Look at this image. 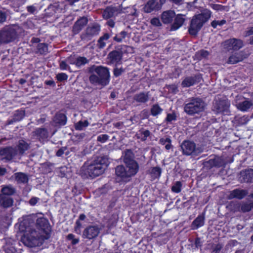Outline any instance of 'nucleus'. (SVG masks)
Instances as JSON below:
<instances>
[{
    "instance_id": "nucleus-54",
    "label": "nucleus",
    "mask_w": 253,
    "mask_h": 253,
    "mask_svg": "<svg viewBox=\"0 0 253 253\" xmlns=\"http://www.w3.org/2000/svg\"><path fill=\"white\" fill-rule=\"evenodd\" d=\"M225 23H226V21L223 19L222 20H220V21L214 20V21H213L211 23V25L213 28H216L217 27V25L222 26L223 24H224Z\"/></svg>"
},
{
    "instance_id": "nucleus-28",
    "label": "nucleus",
    "mask_w": 253,
    "mask_h": 253,
    "mask_svg": "<svg viewBox=\"0 0 253 253\" xmlns=\"http://www.w3.org/2000/svg\"><path fill=\"white\" fill-rule=\"evenodd\" d=\"M53 122L56 126H64L66 124L67 117L63 113H57L53 119Z\"/></svg>"
},
{
    "instance_id": "nucleus-50",
    "label": "nucleus",
    "mask_w": 253,
    "mask_h": 253,
    "mask_svg": "<svg viewBox=\"0 0 253 253\" xmlns=\"http://www.w3.org/2000/svg\"><path fill=\"white\" fill-rule=\"evenodd\" d=\"M182 184L180 181H176L171 187V190L174 193H179L181 190Z\"/></svg>"
},
{
    "instance_id": "nucleus-49",
    "label": "nucleus",
    "mask_w": 253,
    "mask_h": 253,
    "mask_svg": "<svg viewBox=\"0 0 253 253\" xmlns=\"http://www.w3.org/2000/svg\"><path fill=\"white\" fill-rule=\"evenodd\" d=\"M223 244L221 243H218L217 244H211V253H219L221 249L223 248Z\"/></svg>"
},
{
    "instance_id": "nucleus-53",
    "label": "nucleus",
    "mask_w": 253,
    "mask_h": 253,
    "mask_svg": "<svg viewBox=\"0 0 253 253\" xmlns=\"http://www.w3.org/2000/svg\"><path fill=\"white\" fill-rule=\"evenodd\" d=\"M26 9L29 13L32 14H35L38 11L37 7L34 5L27 6Z\"/></svg>"
},
{
    "instance_id": "nucleus-44",
    "label": "nucleus",
    "mask_w": 253,
    "mask_h": 253,
    "mask_svg": "<svg viewBox=\"0 0 253 253\" xmlns=\"http://www.w3.org/2000/svg\"><path fill=\"white\" fill-rule=\"evenodd\" d=\"M59 8L57 5H50L47 9H45L46 14L48 16H52L55 14Z\"/></svg>"
},
{
    "instance_id": "nucleus-14",
    "label": "nucleus",
    "mask_w": 253,
    "mask_h": 253,
    "mask_svg": "<svg viewBox=\"0 0 253 253\" xmlns=\"http://www.w3.org/2000/svg\"><path fill=\"white\" fill-rule=\"evenodd\" d=\"M94 71L105 85L109 84L110 82V73L108 68L101 66H97L94 67Z\"/></svg>"
},
{
    "instance_id": "nucleus-25",
    "label": "nucleus",
    "mask_w": 253,
    "mask_h": 253,
    "mask_svg": "<svg viewBox=\"0 0 253 253\" xmlns=\"http://www.w3.org/2000/svg\"><path fill=\"white\" fill-rule=\"evenodd\" d=\"M184 15L178 14L174 18V22L171 24L170 31H175L182 26L184 21Z\"/></svg>"
},
{
    "instance_id": "nucleus-24",
    "label": "nucleus",
    "mask_w": 253,
    "mask_h": 253,
    "mask_svg": "<svg viewBox=\"0 0 253 253\" xmlns=\"http://www.w3.org/2000/svg\"><path fill=\"white\" fill-rule=\"evenodd\" d=\"M149 92H140L134 95L133 100L139 103H145L149 100Z\"/></svg>"
},
{
    "instance_id": "nucleus-11",
    "label": "nucleus",
    "mask_w": 253,
    "mask_h": 253,
    "mask_svg": "<svg viewBox=\"0 0 253 253\" xmlns=\"http://www.w3.org/2000/svg\"><path fill=\"white\" fill-rule=\"evenodd\" d=\"M17 155V150L12 147H5L0 149V160L7 162Z\"/></svg>"
},
{
    "instance_id": "nucleus-16",
    "label": "nucleus",
    "mask_w": 253,
    "mask_h": 253,
    "mask_svg": "<svg viewBox=\"0 0 253 253\" xmlns=\"http://www.w3.org/2000/svg\"><path fill=\"white\" fill-rule=\"evenodd\" d=\"M87 23L88 19L85 17H82L78 19L72 28L73 34L76 35L79 33Z\"/></svg>"
},
{
    "instance_id": "nucleus-9",
    "label": "nucleus",
    "mask_w": 253,
    "mask_h": 253,
    "mask_svg": "<svg viewBox=\"0 0 253 253\" xmlns=\"http://www.w3.org/2000/svg\"><path fill=\"white\" fill-rule=\"evenodd\" d=\"M233 104L242 112H248L253 109V102L249 99H245L242 95L236 96Z\"/></svg>"
},
{
    "instance_id": "nucleus-48",
    "label": "nucleus",
    "mask_w": 253,
    "mask_h": 253,
    "mask_svg": "<svg viewBox=\"0 0 253 253\" xmlns=\"http://www.w3.org/2000/svg\"><path fill=\"white\" fill-rule=\"evenodd\" d=\"M89 125L87 121H79L75 125V127L76 130H82L84 128L86 127Z\"/></svg>"
},
{
    "instance_id": "nucleus-51",
    "label": "nucleus",
    "mask_w": 253,
    "mask_h": 253,
    "mask_svg": "<svg viewBox=\"0 0 253 253\" xmlns=\"http://www.w3.org/2000/svg\"><path fill=\"white\" fill-rule=\"evenodd\" d=\"M209 55V52L208 51L205 50H201L197 52L196 54V56L199 60L203 58H207Z\"/></svg>"
},
{
    "instance_id": "nucleus-47",
    "label": "nucleus",
    "mask_w": 253,
    "mask_h": 253,
    "mask_svg": "<svg viewBox=\"0 0 253 253\" xmlns=\"http://www.w3.org/2000/svg\"><path fill=\"white\" fill-rule=\"evenodd\" d=\"M163 109L158 105H153L151 109V114L153 116H156L161 113Z\"/></svg>"
},
{
    "instance_id": "nucleus-40",
    "label": "nucleus",
    "mask_w": 253,
    "mask_h": 253,
    "mask_svg": "<svg viewBox=\"0 0 253 253\" xmlns=\"http://www.w3.org/2000/svg\"><path fill=\"white\" fill-rule=\"evenodd\" d=\"M36 52L40 54H46L48 52L47 45L44 43L38 44Z\"/></svg>"
},
{
    "instance_id": "nucleus-17",
    "label": "nucleus",
    "mask_w": 253,
    "mask_h": 253,
    "mask_svg": "<svg viewBox=\"0 0 253 253\" xmlns=\"http://www.w3.org/2000/svg\"><path fill=\"white\" fill-rule=\"evenodd\" d=\"M201 80V77L200 75L187 77L182 81L181 85L184 87H188L199 83Z\"/></svg>"
},
{
    "instance_id": "nucleus-39",
    "label": "nucleus",
    "mask_w": 253,
    "mask_h": 253,
    "mask_svg": "<svg viewBox=\"0 0 253 253\" xmlns=\"http://www.w3.org/2000/svg\"><path fill=\"white\" fill-rule=\"evenodd\" d=\"M134 155L132 152L130 150H126L125 151V155L124 158V163H127L131 162V161H134Z\"/></svg>"
},
{
    "instance_id": "nucleus-20",
    "label": "nucleus",
    "mask_w": 253,
    "mask_h": 253,
    "mask_svg": "<svg viewBox=\"0 0 253 253\" xmlns=\"http://www.w3.org/2000/svg\"><path fill=\"white\" fill-rule=\"evenodd\" d=\"M108 58L111 64H120L122 59V53L119 51L113 50L109 53Z\"/></svg>"
},
{
    "instance_id": "nucleus-19",
    "label": "nucleus",
    "mask_w": 253,
    "mask_h": 253,
    "mask_svg": "<svg viewBox=\"0 0 253 253\" xmlns=\"http://www.w3.org/2000/svg\"><path fill=\"white\" fill-rule=\"evenodd\" d=\"M248 193V192L246 190L236 189L230 192L229 194L227 196V198L229 200L234 198L241 200L243 199Z\"/></svg>"
},
{
    "instance_id": "nucleus-36",
    "label": "nucleus",
    "mask_w": 253,
    "mask_h": 253,
    "mask_svg": "<svg viewBox=\"0 0 253 253\" xmlns=\"http://www.w3.org/2000/svg\"><path fill=\"white\" fill-rule=\"evenodd\" d=\"M89 81L93 85L105 86L96 74H92L89 77Z\"/></svg>"
},
{
    "instance_id": "nucleus-57",
    "label": "nucleus",
    "mask_w": 253,
    "mask_h": 253,
    "mask_svg": "<svg viewBox=\"0 0 253 253\" xmlns=\"http://www.w3.org/2000/svg\"><path fill=\"white\" fill-rule=\"evenodd\" d=\"M125 72V69L123 68H115L114 69L113 73L115 77H119L122 75L123 73Z\"/></svg>"
},
{
    "instance_id": "nucleus-64",
    "label": "nucleus",
    "mask_w": 253,
    "mask_h": 253,
    "mask_svg": "<svg viewBox=\"0 0 253 253\" xmlns=\"http://www.w3.org/2000/svg\"><path fill=\"white\" fill-rule=\"evenodd\" d=\"M67 150L66 147H62L59 149L56 152V156L58 157H61L65 153V151Z\"/></svg>"
},
{
    "instance_id": "nucleus-12",
    "label": "nucleus",
    "mask_w": 253,
    "mask_h": 253,
    "mask_svg": "<svg viewBox=\"0 0 253 253\" xmlns=\"http://www.w3.org/2000/svg\"><path fill=\"white\" fill-rule=\"evenodd\" d=\"M222 45L223 48L227 51L237 50L243 47V42L240 39L233 38L225 41Z\"/></svg>"
},
{
    "instance_id": "nucleus-15",
    "label": "nucleus",
    "mask_w": 253,
    "mask_h": 253,
    "mask_svg": "<svg viewBox=\"0 0 253 253\" xmlns=\"http://www.w3.org/2000/svg\"><path fill=\"white\" fill-rule=\"evenodd\" d=\"M224 161L221 157L214 156L208 161L203 163V166L207 169H211L213 167L219 168L224 165Z\"/></svg>"
},
{
    "instance_id": "nucleus-6",
    "label": "nucleus",
    "mask_w": 253,
    "mask_h": 253,
    "mask_svg": "<svg viewBox=\"0 0 253 253\" xmlns=\"http://www.w3.org/2000/svg\"><path fill=\"white\" fill-rule=\"evenodd\" d=\"M22 30L19 26L3 29L0 31V43H8L14 41L21 34Z\"/></svg>"
},
{
    "instance_id": "nucleus-27",
    "label": "nucleus",
    "mask_w": 253,
    "mask_h": 253,
    "mask_svg": "<svg viewBox=\"0 0 253 253\" xmlns=\"http://www.w3.org/2000/svg\"><path fill=\"white\" fill-rule=\"evenodd\" d=\"M175 16V12L172 10L164 11L161 16L162 21L165 24H169L172 22L173 18Z\"/></svg>"
},
{
    "instance_id": "nucleus-58",
    "label": "nucleus",
    "mask_w": 253,
    "mask_h": 253,
    "mask_svg": "<svg viewBox=\"0 0 253 253\" xmlns=\"http://www.w3.org/2000/svg\"><path fill=\"white\" fill-rule=\"evenodd\" d=\"M57 79L59 81H63L66 80L68 76L65 73H59L56 76Z\"/></svg>"
},
{
    "instance_id": "nucleus-7",
    "label": "nucleus",
    "mask_w": 253,
    "mask_h": 253,
    "mask_svg": "<svg viewBox=\"0 0 253 253\" xmlns=\"http://www.w3.org/2000/svg\"><path fill=\"white\" fill-rule=\"evenodd\" d=\"M182 154L186 156H197L203 152V149L197 147L196 144L191 141L185 140L181 145Z\"/></svg>"
},
{
    "instance_id": "nucleus-34",
    "label": "nucleus",
    "mask_w": 253,
    "mask_h": 253,
    "mask_svg": "<svg viewBox=\"0 0 253 253\" xmlns=\"http://www.w3.org/2000/svg\"><path fill=\"white\" fill-rule=\"evenodd\" d=\"M15 189L11 185L3 186L1 190V193L6 196H10L15 193Z\"/></svg>"
},
{
    "instance_id": "nucleus-61",
    "label": "nucleus",
    "mask_w": 253,
    "mask_h": 253,
    "mask_svg": "<svg viewBox=\"0 0 253 253\" xmlns=\"http://www.w3.org/2000/svg\"><path fill=\"white\" fill-rule=\"evenodd\" d=\"M5 253H19L13 246L5 249Z\"/></svg>"
},
{
    "instance_id": "nucleus-2",
    "label": "nucleus",
    "mask_w": 253,
    "mask_h": 253,
    "mask_svg": "<svg viewBox=\"0 0 253 253\" xmlns=\"http://www.w3.org/2000/svg\"><path fill=\"white\" fill-rule=\"evenodd\" d=\"M105 159L97 158L93 161H87L81 168L80 174L84 178H93L101 174L106 167Z\"/></svg>"
},
{
    "instance_id": "nucleus-55",
    "label": "nucleus",
    "mask_w": 253,
    "mask_h": 253,
    "mask_svg": "<svg viewBox=\"0 0 253 253\" xmlns=\"http://www.w3.org/2000/svg\"><path fill=\"white\" fill-rule=\"evenodd\" d=\"M109 138V136L107 134H101L97 137V141L101 143L105 142Z\"/></svg>"
},
{
    "instance_id": "nucleus-1",
    "label": "nucleus",
    "mask_w": 253,
    "mask_h": 253,
    "mask_svg": "<svg viewBox=\"0 0 253 253\" xmlns=\"http://www.w3.org/2000/svg\"><path fill=\"white\" fill-rule=\"evenodd\" d=\"M36 217L28 216L20 223L19 230L24 232L21 240L26 246L32 248L41 246L50 237L51 227L48 221L44 217L36 219V230L34 227Z\"/></svg>"
},
{
    "instance_id": "nucleus-60",
    "label": "nucleus",
    "mask_w": 253,
    "mask_h": 253,
    "mask_svg": "<svg viewBox=\"0 0 253 253\" xmlns=\"http://www.w3.org/2000/svg\"><path fill=\"white\" fill-rule=\"evenodd\" d=\"M151 23L156 26H160L161 25V23L159 18H154L151 19Z\"/></svg>"
},
{
    "instance_id": "nucleus-46",
    "label": "nucleus",
    "mask_w": 253,
    "mask_h": 253,
    "mask_svg": "<svg viewBox=\"0 0 253 253\" xmlns=\"http://www.w3.org/2000/svg\"><path fill=\"white\" fill-rule=\"evenodd\" d=\"M250 120V118L248 115H244L242 117L236 118V122L239 125L247 124Z\"/></svg>"
},
{
    "instance_id": "nucleus-38",
    "label": "nucleus",
    "mask_w": 253,
    "mask_h": 253,
    "mask_svg": "<svg viewBox=\"0 0 253 253\" xmlns=\"http://www.w3.org/2000/svg\"><path fill=\"white\" fill-rule=\"evenodd\" d=\"M126 37H128V33L125 31H122L119 33L116 34L113 37V40L117 42H122L123 40Z\"/></svg>"
},
{
    "instance_id": "nucleus-26",
    "label": "nucleus",
    "mask_w": 253,
    "mask_h": 253,
    "mask_svg": "<svg viewBox=\"0 0 253 253\" xmlns=\"http://www.w3.org/2000/svg\"><path fill=\"white\" fill-rule=\"evenodd\" d=\"M13 199L9 196H6L3 194H0V206L3 208H8L12 206Z\"/></svg>"
},
{
    "instance_id": "nucleus-22",
    "label": "nucleus",
    "mask_w": 253,
    "mask_h": 253,
    "mask_svg": "<svg viewBox=\"0 0 253 253\" xmlns=\"http://www.w3.org/2000/svg\"><path fill=\"white\" fill-rule=\"evenodd\" d=\"M14 148L17 150V155H23L25 151L30 148V143L23 139H20L19 140L16 147Z\"/></svg>"
},
{
    "instance_id": "nucleus-45",
    "label": "nucleus",
    "mask_w": 253,
    "mask_h": 253,
    "mask_svg": "<svg viewBox=\"0 0 253 253\" xmlns=\"http://www.w3.org/2000/svg\"><path fill=\"white\" fill-rule=\"evenodd\" d=\"M88 60L84 57L79 56L76 58V66L78 67H81L88 63Z\"/></svg>"
},
{
    "instance_id": "nucleus-23",
    "label": "nucleus",
    "mask_w": 253,
    "mask_h": 253,
    "mask_svg": "<svg viewBox=\"0 0 253 253\" xmlns=\"http://www.w3.org/2000/svg\"><path fill=\"white\" fill-rule=\"evenodd\" d=\"M240 178L242 182H253V169L241 171Z\"/></svg>"
},
{
    "instance_id": "nucleus-3",
    "label": "nucleus",
    "mask_w": 253,
    "mask_h": 253,
    "mask_svg": "<svg viewBox=\"0 0 253 253\" xmlns=\"http://www.w3.org/2000/svg\"><path fill=\"white\" fill-rule=\"evenodd\" d=\"M126 167L120 165L116 168V174L117 177L125 182L128 181L130 178L134 176L138 171L139 166L136 161L125 163Z\"/></svg>"
},
{
    "instance_id": "nucleus-59",
    "label": "nucleus",
    "mask_w": 253,
    "mask_h": 253,
    "mask_svg": "<svg viewBox=\"0 0 253 253\" xmlns=\"http://www.w3.org/2000/svg\"><path fill=\"white\" fill-rule=\"evenodd\" d=\"M68 62L67 61L64 60L61 61L60 63V67L61 69L62 70H67L70 68L69 66H68Z\"/></svg>"
},
{
    "instance_id": "nucleus-31",
    "label": "nucleus",
    "mask_w": 253,
    "mask_h": 253,
    "mask_svg": "<svg viewBox=\"0 0 253 253\" xmlns=\"http://www.w3.org/2000/svg\"><path fill=\"white\" fill-rule=\"evenodd\" d=\"M205 223V217L203 215H199L192 222L191 224L192 229L195 230L203 226Z\"/></svg>"
},
{
    "instance_id": "nucleus-35",
    "label": "nucleus",
    "mask_w": 253,
    "mask_h": 253,
    "mask_svg": "<svg viewBox=\"0 0 253 253\" xmlns=\"http://www.w3.org/2000/svg\"><path fill=\"white\" fill-rule=\"evenodd\" d=\"M148 172L153 178H158L161 175L162 169L159 167H152L149 169Z\"/></svg>"
},
{
    "instance_id": "nucleus-33",
    "label": "nucleus",
    "mask_w": 253,
    "mask_h": 253,
    "mask_svg": "<svg viewBox=\"0 0 253 253\" xmlns=\"http://www.w3.org/2000/svg\"><path fill=\"white\" fill-rule=\"evenodd\" d=\"M151 134V133L149 130L142 128L136 133V137L137 139L144 141L147 140L148 137L150 136Z\"/></svg>"
},
{
    "instance_id": "nucleus-18",
    "label": "nucleus",
    "mask_w": 253,
    "mask_h": 253,
    "mask_svg": "<svg viewBox=\"0 0 253 253\" xmlns=\"http://www.w3.org/2000/svg\"><path fill=\"white\" fill-rule=\"evenodd\" d=\"M161 8V4L157 0H149L144 6V11L150 13L153 11H157Z\"/></svg>"
},
{
    "instance_id": "nucleus-43",
    "label": "nucleus",
    "mask_w": 253,
    "mask_h": 253,
    "mask_svg": "<svg viewBox=\"0 0 253 253\" xmlns=\"http://www.w3.org/2000/svg\"><path fill=\"white\" fill-rule=\"evenodd\" d=\"M171 140L169 137L161 138L159 140V143L163 145H165V148L167 150H169L171 148Z\"/></svg>"
},
{
    "instance_id": "nucleus-21",
    "label": "nucleus",
    "mask_w": 253,
    "mask_h": 253,
    "mask_svg": "<svg viewBox=\"0 0 253 253\" xmlns=\"http://www.w3.org/2000/svg\"><path fill=\"white\" fill-rule=\"evenodd\" d=\"M119 9L116 7L108 6L103 11L102 16L104 19H108L117 15Z\"/></svg>"
},
{
    "instance_id": "nucleus-62",
    "label": "nucleus",
    "mask_w": 253,
    "mask_h": 253,
    "mask_svg": "<svg viewBox=\"0 0 253 253\" xmlns=\"http://www.w3.org/2000/svg\"><path fill=\"white\" fill-rule=\"evenodd\" d=\"M40 201V198L38 197H32L29 200V204L31 206H35L39 201Z\"/></svg>"
},
{
    "instance_id": "nucleus-5",
    "label": "nucleus",
    "mask_w": 253,
    "mask_h": 253,
    "mask_svg": "<svg viewBox=\"0 0 253 253\" xmlns=\"http://www.w3.org/2000/svg\"><path fill=\"white\" fill-rule=\"evenodd\" d=\"M211 17L210 11H206L197 15L193 17L191 21L188 31L191 35H196L204 24Z\"/></svg>"
},
{
    "instance_id": "nucleus-52",
    "label": "nucleus",
    "mask_w": 253,
    "mask_h": 253,
    "mask_svg": "<svg viewBox=\"0 0 253 253\" xmlns=\"http://www.w3.org/2000/svg\"><path fill=\"white\" fill-rule=\"evenodd\" d=\"M13 117H14L15 121H19L23 118L24 113L23 111H17Z\"/></svg>"
},
{
    "instance_id": "nucleus-8",
    "label": "nucleus",
    "mask_w": 253,
    "mask_h": 253,
    "mask_svg": "<svg viewBox=\"0 0 253 253\" xmlns=\"http://www.w3.org/2000/svg\"><path fill=\"white\" fill-rule=\"evenodd\" d=\"M100 31V25L97 23H94L87 27L85 30L81 34L80 38L83 41L88 42L93 37L97 36Z\"/></svg>"
},
{
    "instance_id": "nucleus-29",
    "label": "nucleus",
    "mask_w": 253,
    "mask_h": 253,
    "mask_svg": "<svg viewBox=\"0 0 253 253\" xmlns=\"http://www.w3.org/2000/svg\"><path fill=\"white\" fill-rule=\"evenodd\" d=\"M111 37L109 33H104L98 40L97 43V46L99 49L104 48L106 43L108 42L109 39Z\"/></svg>"
},
{
    "instance_id": "nucleus-4",
    "label": "nucleus",
    "mask_w": 253,
    "mask_h": 253,
    "mask_svg": "<svg viewBox=\"0 0 253 253\" xmlns=\"http://www.w3.org/2000/svg\"><path fill=\"white\" fill-rule=\"evenodd\" d=\"M206 103L201 98L191 97L186 101L184 109L188 115H194L203 112Z\"/></svg>"
},
{
    "instance_id": "nucleus-13",
    "label": "nucleus",
    "mask_w": 253,
    "mask_h": 253,
    "mask_svg": "<svg viewBox=\"0 0 253 253\" xmlns=\"http://www.w3.org/2000/svg\"><path fill=\"white\" fill-rule=\"evenodd\" d=\"M100 232V228L98 225H89L83 231L82 237L84 239L92 240L96 238Z\"/></svg>"
},
{
    "instance_id": "nucleus-41",
    "label": "nucleus",
    "mask_w": 253,
    "mask_h": 253,
    "mask_svg": "<svg viewBox=\"0 0 253 253\" xmlns=\"http://www.w3.org/2000/svg\"><path fill=\"white\" fill-rule=\"evenodd\" d=\"M240 211L247 212L250 211L253 209V203H249L248 202L241 203Z\"/></svg>"
},
{
    "instance_id": "nucleus-32",
    "label": "nucleus",
    "mask_w": 253,
    "mask_h": 253,
    "mask_svg": "<svg viewBox=\"0 0 253 253\" xmlns=\"http://www.w3.org/2000/svg\"><path fill=\"white\" fill-rule=\"evenodd\" d=\"M244 57L243 53L241 52L235 53L229 57L227 63L229 64H236L242 61Z\"/></svg>"
},
{
    "instance_id": "nucleus-42",
    "label": "nucleus",
    "mask_w": 253,
    "mask_h": 253,
    "mask_svg": "<svg viewBox=\"0 0 253 253\" xmlns=\"http://www.w3.org/2000/svg\"><path fill=\"white\" fill-rule=\"evenodd\" d=\"M241 203L238 202H231L228 205V209L232 211H240Z\"/></svg>"
},
{
    "instance_id": "nucleus-10",
    "label": "nucleus",
    "mask_w": 253,
    "mask_h": 253,
    "mask_svg": "<svg viewBox=\"0 0 253 253\" xmlns=\"http://www.w3.org/2000/svg\"><path fill=\"white\" fill-rule=\"evenodd\" d=\"M230 106V102L227 98H218L214 100L213 110L216 113H229Z\"/></svg>"
},
{
    "instance_id": "nucleus-56",
    "label": "nucleus",
    "mask_w": 253,
    "mask_h": 253,
    "mask_svg": "<svg viewBox=\"0 0 253 253\" xmlns=\"http://www.w3.org/2000/svg\"><path fill=\"white\" fill-rule=\"evenodd\" d=\"M7 14L5 11L0 10V24L4 23L6 19Z\"/></svg>"
},
{
    "instance_id": "nucleus-30",
    "label": "nucleus",
    "mask_w": 253,
    "mask_h": 253,
    "mask_svg": "<svg viewBox=\"0 0 253 253\" xmlns=\"http://www.w3.org/2000/svg\"><path fill=\"white\" fill-rule=\"evenodd\" d=\"M18 183H27L29 178L28 175L23 172H19L15 173L12 176Z\"/></svg>"
},
{
    "instance_id": "nucleus-63",
    "label": "nucleus",
    "mask_w": 253,
    "mask_h": 253,
    "mask_svg": "<svg viewBox=\"0 0 253 253\" xmlns=\"http://www.w3.org/2000/svg\"><path fill=\"white\" fill-rule=\"evenodd\" d=\"M176 120V116L174 114H168L166 118L167 122H170Z\"/></svg>"
},
{
    "instance_id": "nucleus-37",
    "label": "nucleus",
    "mask_w": 253,
    "mask_h": 253,
    "mask_svg": "<svg viewBox=\"0 0 253 253\" xmlns=\"http://www.w3.org/2000/svg\"><path fill=\"white\" fill-rule=\"evenodd\" d=\"M37 136L42 139L47 138L48 136L47 130L44 128H38L34 131Z\"/></svg>"
}]
</instances>
